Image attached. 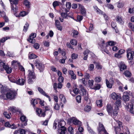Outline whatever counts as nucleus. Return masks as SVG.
Wrapping results in <instances>:
<instances>
[{"label": "nucleus", "mask_w": 134, "mask_h": 134, "mask_svg": "<svg viewBox=\"0 0 134 134\" xmlns=\"http://www.w3.org/2000/svg\"><path fill=\"white\" fill-rule=\"evenodd\" d=\"M3 114L5 117L7 119H9L10 118V116L6 111H4V113Z\"/></svg>", "instance_id": "obj_38"}, {"label": "nucleus", "mask_w": 134, "mask_h": 134, "mask_svg": "<svg viewBox=\"0 0 134 134\" xmlns=\"http://www.w3.org/2000/svg\"><path fill=\"white\" fill-rule=\"evenodd\" d=\"M38 91H39V92L42 94L43 95L44 93H46L45 92H44L42 89L40 87H38L37 88Z\"/></svg>", "instance_id": "obj_34"}, {"label": "nucleus", "mask_w": 134, "mask_h": 134, "mask_svg": "<svg viewBox=\"0 0 134 134\" xmlns=\"http://www.w3.org/2000/svg\"><path fill=\"white\" fill-rule=\"evenodd\" d=\"M94 68V66L93 64H90L88 66V70L90 71H93Z\"/></svg>", "instance_id": "obj_28"}, {"label": "nucleus", "mask_w": 134, "mask_h": 134, "mask_svg": "<svg viewBox=\"0 0 134 134\" xmlns=\"http://www.w3.org/2000/svg\"><path fill=\"white\" fill-rule=\"evenodd\" d=\"M78 90V89L77 88H75L73 89V91L75 94H77L79 93Z\"/></svg>", "instance_id": "obj_56"}, {"label": "nucleus", "mask_w": 134, "mask_h": 134, "mask_svg": "<svg viewBox=\"0 0 134 134\" xmlns=\"http://www.w3.org/2000/svg\"><path fill=\"white\" fill-rule=\"evenodd\" d=\"M37 56L34 54H32L29 56V58L30 59H34L37 57Z\"/></svg>", "instance_id": "obj_29"}, {"label": "nucleus", "mask_w": 134, "mask_h": 134, "mask_svg": "<svg viewBox=\"0 0 134 134\" xmlns=\"http://www.w3.org/2000/svg\"><path fill=\"white\" fill-rule=\"evenodd\" d=\"M133 104L132 103H129L127 105L128 108L130 109V113L132 110H133Z\"/></svg>", "instance_id": "obj_20"}, {"label": "nucleus", "mask_w": 134, "mask_h": 134, "mask_svg": "<svg viewBox=\"0 0 134 134\" xmlns=\"http://www.w3.org/2000/svg\"><path fill=\"white\" fill-rule=\"evenodd\" d=\"M80 7L81 8V14L83 16L86 15V11L85 9L82 6L80 5Z\"/></svg>", "instance_id": "obj_19"}, {"label": "nucleus", "mask_w": 134, "mask_h": 134, "mask_svg": "<svg viewBox=\"0 0 134 134\" xmlns=\"http://www.w3.org/2000/svg\"><path fill=\"white\" fill-rule=\"evenodd\" d=\"M26 117L24 115H22L20 117V119L22 122L21 125L22 127L23 126H26L27 125V120L26 119Z\"/></svg>", "instance_id": "obj_11"}, {"label": "nucleus", "mask_w": 134, "mask_h": 134, "mask_svg": "<svg viewBox=\"0 0 134 134\" xmlns=\"http://www.w3.org/2000/svg\"><path fill=\"white\" fill-rule=\"evenodd\" d=\"M18 0H12L11 1V3H12V4H14L15 6H16L18 4Z\"/></svg>", "instance_id": "obj_44"}, {"label": "nucleus", "mask_w": 134, "mask_h": 134, "mask_svg": "<svg viewBox=\"0 0 134 134\" xmlns=\"http://www.w3.org/2000/svg\"><path fill=\"white\" fill-rule=\"evenodd\" d=\"M112 98L116 101L115 103V104L120 106L121 104V97L120 95H118L115 93H112L110 96Z\"/></svg>", "instance_id": "obj_2"}, {"label": "nucleus", "mask_w": 134, "mask_h": 134, "mask_svg": "<svg viewBox=\"0 0 134 134\" xmlns=\"http://www.w3.org/2000/svg\"><path fill=\"white\" fill-rule=\"evenodd\" d=\"M27 41H29L30 42L32 43H34L35 42V40L34 38H29L28 39Z\"/></svg>", "instance_id": "obj_41"}, {"label": "nucleus", "mask_w": 134, "mask_h": 134, "mask_svg": "<svg viewBox=\"0 0 134 134\" xmlns=\"http://www.w3.org/2000/svg\"><path fill=\"white\" fill-rule=\"evenodd\" d=\"M5 126L6 127H8L13 129H15L17 128V127L14 124L11 125L10 124L9 122H6L5 124Z\"/></svg>", "instance_id": "obj_13"}, {"label": "nucleus", "mask_w": 134, "mask_h": 134, "mask_svg": "<svg viewBox=\"0 0 134 134\" xmlns=\"http://www.w3.org/2000/svg\"><path fill=\"white\" fill-rule=\"evenodd\" d=\"M48 106H46L45 111L43 113L42 112V110L41 109L38 108H37L36 111L37 113V115L40 117H44L46 115L45 111L50 110Z\"/></svg>", "instance_id": "obj_7"}, {"label": "nucleus", "mask_w": 134, "mask_h": 134, "mask_svg": "<svg viewBox=\"0 0 134 134\" xmlns=\"http://www.w3.org/2000/svg\"><path fill=\"white\" fill-rule=\"evenodd\" d=\"M90 77V74L88 73H86L85 74V79L88 80Z\"/></svg>", "instance_id": "obj_59"}, {"label": "nucleus", "mask_w": 134, "mask_h": 134, "mask_svg": "<svg viewBox=\"0 0 134 134\" xmlns=\"http://www.w3.org/2000/svg\"><path fill=\"white\" fill-rule=\"evenodd\" d=\"M17 94L16 92L15 91H10L7 92L6 94V97L7 99L10 100L14 99Z\"/></svg>", "instance_id": "obj_5"}, {"label": "nucleus", "mask_w": 134, "mask_h": 134, "mask_svg": "<svg viewBox=\"0 0 134 134\" xmlns=\"http://www.w3.org/2000/svg\"><path fill=\"white\" fill-rule=\"evenodd\" d=\"M101 50L102 51H104L107 54H109V52L108 50L106 48L103 47V45L101 47Z\"/></svg>", "instance_id": "obj_32"}, {"label": "nucleus", "mask_w": 134, "mask_h": 134, "mask_svg": "<svg viewBox=\"0 0 134 134\" xmlns=\"http://www.w3.org/2000/svg\"><path fill=\"white\" fill-rule=\"evenodd\" d=\"M106 83L107 87L108 88H110L112 87L113 84H112V83H110L107 79H106Z\"/></svg>", "instance_id": "obj_21"}, {"label": "nucleus", "mask_w": 134, "mask_h": 134, "mask_svg": "<svg viewBox=\"0 0 134 134\" xmlns=\"http://www.w3.org/2000/svg\"><path fill=\"white\" fill-rule=\"evenodd\" d=\"M34 63L35 65L39 70L40 72L43 70L44 68V65L43 64L41 63L40 62L39 60H35Z\"/></svg>", "instance_id": "obj_9"}, {"label": "nucleus", "mask_w": 134, "mask_h": 134, "mask_svg": "<svg viewBox=\"0 0 134 134\" xmlns=\"http://www.w3.org/2000/svg\"><path fill=\"white\" fill-rule=\"evenodd\" d=\"M80 87L81 88V93L82 94H82L83 96L86 95V91L84 88V87L82 85H80Z\"/></svg>", "instance_id": "obj_16"}, {"label": "nucleus", "mask_w": 134, "mask_h": 134, "mask_svg": "<svg viewBox=\"0 0 134 134\" xmlns=\"http://www.w3.org/2000/svg\"><path fill=\"white\" fill-rule=\"evenodd\" d=\"M25 80L23 79H19L17 80H14L12 82L16 83L17 84L20 85H24L25 82Z\"/></svg>", "instance_id": "obj_12"}, {"label": "nucleus", "mask_w": 134, "mask_h": 134, "mask_svg": "<svg viewBox=\"0 0 134 134\" xmlns=\"http://www.w3.org/2000/svg\"><path fill=\"white\" fill-rule=\"evenodd\" d=\"M39 44L37 43H35L33 46L34 47L37 49L39 48Z\"/></svg>", "instance_id": "obj_53"}, {"label": "nucleus", "mask_w": 134, "mask_h": 134, "mask_svg": "<svg viewBox=\"0 0 134 134\" xmlns=\"http://www.w3.org/2000/svg\"><path fill=\"white\" fill-rule=\"evenodd\" d=\"M66 6L67 8L70 9L71 6V3L70 2H67L66 4Z\"/></svg>", "instance_id": "obj_55"}, {"label": "nucleus", "mask_w": 134, "mask_h": 134, "mask_svg": "<svg viewBox=\"0 0 134 134\" xmlns=\"http://www.w3.org/2000/svg\"><path fill=\"white\" fill-rule=\"evenodd\" d=\"M102 100L97 101L96 104L99 107H102Z\"/></svg>", "instance_id": "obj_26"}, {"label": "nucleus", "mask_w": 134, "mask_h": 134, "mask_svg": "<svg viewBox=\"0 0 134 134\" xmlns=\"http://www.w3.org/2000/svg\"><path fill=\"white\" fill-rule=\"evenodd\" d=\"M29 26V24L26 23L24 26L23 31H26L28 29Z\"/></svg>", "instance_id": "obj_36"}, {"label": "nucleus", "mask_w": 134, "mask_h": 134, "mask_svg": "<svg viewBox=\"0 0 134 134\" xmlns=\"http://www.w3.org/2000/svg\"><path fill=\"white\" fill-rule=\"evenodd\" d=\"M17 64L19 66V68L20 70H21L22 71H25V69L22 66L20 65V63H18Z\"/></svg>", "instance_id": "obj_48"}, {"label": "nucleus", "mask_w": 134, "mask_h": 134, "mask_svg": "<svg viewBox=\"0 0 134 134\" xmlns=\"http://www.w3.org/2000/svg\"><path fill=\"white\" fill-rule=\"evenodd\" d=\"M27 14V13H26V12L23 11L20 13V15L21 16H24L26 15Z\"/></svg>", "instance_id": "obj_63"}, {"label": "nucleus", "mask_w": 134, "mask_h": 134, "mask_svg": "<svg viewBox=\"0 0 134 134\" xmlns=\"http://www.w3.org/2000/svg\"><path fill=\"white\" fill-rule=\"evenodd\" d=\"M124 74L125 76L128 77H130L131 75V73L128 71H125Z\"/></svg>", "instance_id": "obj_22"}, {"label": "nucleus", "mask_w": 134, "mask_h": 134, "mask_svg": "<svg viewBox=\"0 0 134 134\" xmlns=\"http://www.w3.org/2000/svg\"><path fill=\"white\" fill-rule=\"evenodd\" d=\"M68 131L70 134H74V129L71 126H69L68 127Z\"/></svg>", "instance_id": "obj_27"}, {"label": "nucleus", "mask_w": 134, "mask_h": 134, "mask_svg": "<svg viewBox=\"0 0 134 134\" xmlns=\"http://www.w3.org/2000/svg\"><path fill=\"white\" fill-rule=\"evenodd\" d=\"M60 106L58 103H56L54 106V109L57 110H59V109Z\"/></svg>", "instance_id": "obj_58"}, {"label": "nucleus", "mask_w": 134, "mask_h": 134, "mask_svg": "<svg viewBox=\"0 0 134 134\" xmlns=\"http://www.w3.org/2000/svg\"><path fill=\"white\" fill-rule=\"evenodd\" d=\"M91 107L90 106L87 105L84 108V110L85 111L88 112L90 111Z\"/></svg>", "instance_id": "obj_31"}, {"label": "nucleus", "mask_w": 134, "mask_h": 134, "mask_svg": "<svg viewBox=\"0 0 134 134\" xmlns=\"http://www.w3.org/2000/svg\"><path fill=\"white\" fill-rule=\"evenodd\" d=\"M121 124L122 123L121 122L119 121L118 123V126H117V127H114L115 131L116 132V134H117V131H120V130L123 129V126H122ZM122 131H124L122 130Z\"/></svg>", "instance_id": "obj_10"}, {"label": "nucleus", "mask_w": 134, "mask_h": 134, "mask_svg": "<svg viewBox=\"0 0 134 134\" xmlns=\"http://www.w3.org/2000/svg\"><path fill=\"white\" fill-rule=\"evenodd\" d=\"M111 24L112 27L115 29L116 32L117 33V32L116 31V23L114 22H112L111 23Z\"/></svg>", "instance_id": "obj_25"}, {"label": "nucleus", "mask_w": 134, "mask_h": 134, "mask_svg": "<svg viewBox=\"0 0 134 134\" xmlns=\"http://www.w3.org/2000/svg\"><path fill=\"white\" fill-rule=\"evenodd\" d=\"M129 27L131 29L132 31H133V30H134V25L132 23H129Z\"/></svg>", "instance_id": "obj_51"}, {"label": "nucleus", "mask_w": 134, "mask_h": 134, "mask_svg": "<svg viewBox=\"0 0 134 134\" xmlns=\"http://www.w3.org/2000/svg\"><path fill=\"white\" fill-rule=\"evenodd\" d=\"M78 55L75 53H73L72 54L71 57L72 59H75L77 58Z\"/></svg>", "instance_id": "obj_54"}, {"label": "nucleus", "mask_w": 134, "mask_h": 134, "mask_svg": "<svg viewBox=\"0 0 134 134\" xmlns=\"http://www.w3.org/2000/svg\"><path fill=\"white\" fill-rule=\"evenodd\" d=\"M61 15L63 18H66L67 16H69V15H67V14L65 13H61Z\"/></svg>", "instance_id": "obj_47"}, {"label": "nucleus", "mask_w": 134, "mask_h": 134, "mask_svg": "<svg viewBox=\"0 0 134 134\" xmlns=\"http://www.w3.org/2000/svg\"><path fill=\"white\" fill-rule=\"evenodd\" d=\"M123 97V100L125 101H127L129 100V97L128 95H124Z\"/></svg>", "instance_id": "obj_33"}, {"label": "nucleus", "mask_w": 134, "mask_h": 134, "mask_svg": "<svg viewBox=\"0 0 134 134\" xmlns=\"http://www.w3.org/2000/svg\"><path fill=\"white\" fill-rule=\"evenodd\" d=\"M70 42L73 45H76L77 44V41L76 40L72 39L71 41Z\"/></svg>", "instance_id": "obj_43"}, {"label": "nucleus", "mask_w": 134, "mask_h": 134, "mask_svg": "<svg viewBox=\"0 0 134 134\" xmlns=\"http://www.w3.org/2000/svg\"><path fill=\"white\" fill-rule=\"evenodd\" d=\"M68 122L69 124L72 123L74 125H77L78 126H81V122L74 117L68 119Z\"/></svg>", "instance_id": "obj_6"}, {"label": "nucleus", "mask_w": 134, "mask_h": 134, "mask_svg": "<svg viewBox=\"0 0 134 134\" xmlns=\"http://www.w3.org/2000/svg\"><path fill=\"white\" fill-rule=\"evenodd\" d=\"M6 87H2L1 89V92L2 93L5 94L7 93V90Z\"/></svg>", "instance_id": "obj_23"}, {"label": "nucleus", "mask_w": 134, "mask_h": 134, "mask_svg": "<svg viewBox=\"0 0 134 134\" xmlns=\"http://www.w3.org/2000/svg\"><path fill=\"white\" fill-rule=\"evenodd\" d=\"M125 52V50L124 49H120L118 52V53L120 55H121L123 54Z\"/></svg>", "instance_id": "obj_60"}, {"label": "nucleus", "mask_w": 134, "mask_h": 134, "mask_svg": "<svg viewBox=\"0 0 134 134\" xmlns=\"http://www.w3.org/2000/svg\"><path fill=\"white\" fill-rule=\"evenodd\" d=\"M100 88V84H97L94 86V89L96 90H99Z\"/></svg>", "instance_id": "obj_52"}, {"label": "nucleus", "mask_w": 134, "mask_h": 134, "mask_svg": "<svg viewBox=\"0 0 134 134\" xmlns=\"http://www.w3.org/2000/svg\"><path fill=\"white\" fill-rule=\"evenodd\" d=\"M124 4V3L123 2H119L117 6L119 8H121L123 7Z\"/></svg>", "instance_id": "obj_42"}, {"label": "nucleus", "mask_w": 134, "mask_h": 134, "mask_svg": "<svg viewBox=\"0 0 134 134\" xmlns=\"http://www.w3.org/2000/svg\"><path fill=\"white\" fill-rule=\"evenodd\" d=\"M76 100L78 103H80L81 102V96L80 95H78L76 97Z\"/></svg>", "instance_id": "obj_35"}, {"label": "nucleus", "mask_w": 134, "mask_h": 134, "mask_svg": "<svg viewBox=\"0 0 134 134\" xmlns=\"http://www.w3.org/2000/svg\"><path fill=\"white\" fill-rule=\"evenodd\" d=\"M9 110L12 111L14 112L16 111V108L14 107H10L8 108Z\"/></svg>", "instance_id": "obj_39"}, {"label": "nucleus", "mask_w": 134, "mask_h": 134, "mask_svg": "<svg viewBox=\"0 0 134 134\" xmlns=\"http://www.w3.org/2000/svg\"><path fill=\"white\" fill-rule=\"evenodd\" d=\"M19 132L20 134H25V130L22 129L20 130Z\"/></svg>", "instance_id": "obj_64"}, {"label": "nucleus", "mask_w": 134, "mask_h": 134, "mask_svg": "<svg viewBox=\"0 0 134 134\" xmlns=\"http://www.w3.org/2000/svg\"><path fill=\"white\" fill-rule=\"evenodd\" d=\"M98 130L99 132V134H108L105 129L104 127L103 129V127H102L100 129H98Z\"/></svg>", "instance_id": "obj_14"}, {"label": "nucleus", "mask_w": 134, "mask_h": 134, "mask_svg": "<svg viewBox=\"0 0 134 134\" xmlns=\"http://www.w3.org/2000/svg\"><path fill=\"white\" fill-rule=\"evenodd\" d=\"M0 64L1 65L2 64V65L3 68L5 70H6L8 68V67H9L8 66L5 65V64L3 62H1L0 63Z\"/></svg>", "instance_id": "obj_50"}, {"label": "nucleus", "mask_w": 134, "mask_h": 134, "mask_svg": "<svg viewBox=\"0 0 134 134\" xmlns=\"http://www.w3.org/2000/svg\"><path fill=\"white\" fill-rule=\"evenodd\" d=\"M129 13H134V8H130L129 9Z\"/></svg>", "instance_id": "obj_49"}, {"label": "nucleus", "mask_w": 134, "mask_h": 134, "mask_svg": "<svg viewBox=\"0 0 134 134\" xmlns=\"http://www.w3.org/2000/svg\"><path fill=\"white\" fill-rule=\"evenodd\" d=\"M121 71H122L126 69V66L123 62H121L119 65Z\"/></svg>", "instance_id": "obj_15"}, {"label": "nucleus", "mask_w": 134, "mask_h": 134, "mask_svg": "<svg viewBox=\"0 0 134 134\" xmlns=\"http://www.w3.org/2000/svg\"><path fill=\"white\" fill-rule=\"evenodd\" d=\"M59 2L57 1H55L53 2V5L54 8H55L56 6L59 5Z\"/></svg>", "instance_id": "obj_30"}, {"label": "nucleus", "mask_w": 134, "mask_h": 134, "mask_svg": "<svg viewBox=\"0 0 134 134\" xmlns=\"http://www.w3.org/2000/svg\"><path fill=\"white\" fill-rule=\"evenodd\" d=\"M108 43L109 45L113 46L115 45V43L113 41H109Z\"/></svg>", "instance_id": "obj_62"}, {"label": "nucleus", "mask_w": 134, "mask_h": 134, "mask_svg": "<svg viewBox=\"0 0 134 134\" xmlns=\"http://www.w3.org/2000/svg\"><path fill=\"white\" fill-rule=\"evenodd\" d=\"M7 73L8 74L11 73L12 71V69L11 68L8 67L7 69L5 70Z\"/></svg>", "instance_id": "obj_45"}, {"label": "nucleus", "mask_w": 134, "mask_h": 134, "mask_svg": "<svg viewBox=\"0 0 134 134\" xmlns=\"http://www.w3.org/2000/svg\"><path fill=\"white\" fill-rule=\"evenodd\" d=\"M24 4L28 8H30V2L27 0H25L24 2Z\"/></svg>", "instance_id": "obj_24"}, {"label": "nucleus", "mask_w": 134, "mask_h": 134, "mask_svg": "<svg viewBox=\"0 0 134 134\" xmlns=\"http://www.w3.org/2000/svg\"><path fill=\"white\" fill-rule=\"evenodd\" d=\"M64 80V77L62 76H60L58 78V81L59 82H62Z\"/></svg>", "instance_id": "obj_57"}, {"label": "nucleus", "mask_w": 134, "mask_h": 134, "mask_svg": "<svg viewBox=\"0 0 134 134\" xmlns=\"http://www.w3.org/2000/svg\"><path fill=\"white\" fill-rule=\"evenodd\" d=\"M101 79V77L99 76L96 77L94 79V80L96 82L98 83L100 82Z\"/></svg>", "instance_id": "obj_37"}, {"label": "nucleus", "mask_w": 134, "mask_h": 134, "mask_svg": "<svg viewBox=\"0 0 134 134\" xmlns=\"http://www.w3.org/2000/svg\"><path fill=\"white\" fill-rule=\"evenodd\" d=\"M96 68L100 70L102 68V66L99 63H96Z\"/></svg>", "instance_id": "obj_40"}, {"label": "nucleus", "mask_w": 134, "mask_h": 134, "mask_svg": "<svg viewBox=\"0 0 134 134\" xmlns=\"http://www.w3.org/2000/svg\"><path fill=\"white\" fill-rule=\"evenodd\" d=\"M107 6L108 7L109 9H113L114 8V7L113 6L110 4H108L107 5Z\"/></svg>", "instance_id": "obj_61"}, {"label": "nucleus", "mask_w": 134, "mask_h": 134, "mask_svg": "<svg viewBox=\"0 0 134 134\" xmlns=\"http://www.w3.org/2000/svg\"><path fill=\"white\" fill-rule=\"evenodd\" d=\"M65 122L64 120L58 122V126L59 128L58 130V132L60 134H65L66 131V129L64 127L65 125Z\"/></svg>", "instance_id": "obj_3"}, {"label": "nucleus", "mask_w": 134, "mask_h": 134, "mask_svg": "<svg viewBox=\"0 0 134 134\" xmlns=\"http://www.w3.org/2000/svg\"><path fill=\"white\" fill-rule=\"evenodd\" d=\"M134 56V52L132 51L131 48H129L127 51V56L128 59L130 60L129 62L131 63V61L133 59V56Z\"/></svg>", "instance_id": "obj_8"}, {"label": "nucleus", "mask_w": 134, "mask_h": 134, "mask_svg": "<svg viewBox=\"0 0 134 134\" xmlns=\"http://www.w3.org/2000/svg\"><path fill=\"white\" fill-rule=\"evenodd\" d=\"M94 81L93 80H89L88 81V85L92 87L93 85Z\"/></svg>", "instance_id": "obj_46"}, {"label": "nucleus", "mask_w": 134, "mask_h": 134, "mask_svg": "<svg viewBox=\"0 0 134 134\" xmlns=\"http://www.w3.org/2000/svg\"><path fill=\"white\" fill-rule=\"evenodd\" d=\"M29 74L28 76V83L29 84L32 83L36 78L35 72L31 70H29Z\"/></svg>", "instance_id": "obj_4"}, {"label": "nucleus", "mask_w": 134, "mask_h": 134, "mask_svg": "<svg viewBox=\"0 0 134 134\" xmlns=\"http://www.w3.org/2000/svg\"><path fill=\"white\" fill-rule=\"evenodd\" d=\"M119 106L114 104V108L113 110V111L112 112V110L113 108L111 105L110 104H108L107 106V110L108 114L110 115H111L114 119L117 116L118 114V111L119 110Z\"/></svg>", "instance_id": "obj_1"}, {"label": "nucleus", "mask_w": 134, "mask_h": 134, "mask_svg": "<svg viewBox=\"0 0 134 134\" xmlns=\"http://www.w3.org/2000/svg\"><path fill=\"white\" fill-rule=\"evenodd\" d=\"M116 20L117 22L120 24H122L123 23L121 18L119 16H117L116 18Z\"/></svg>", "instance_id": "obj_18"}, {"label": "nucleus", "mask_w": 134, "mask_h": 134, "mask_svg": "<svg viewBox=\"0 0 134 134\" xmlns=\"http://www.w3.org/2000/svg\"><path fill=\"white\" fill-rule=\"evenodd\" d=\"M40 99H32L31 100V104L33 105V106H35V104H37L38 102L39 101Z\"/></svg>", "instance_id": "obj_17"}]
</instances>
